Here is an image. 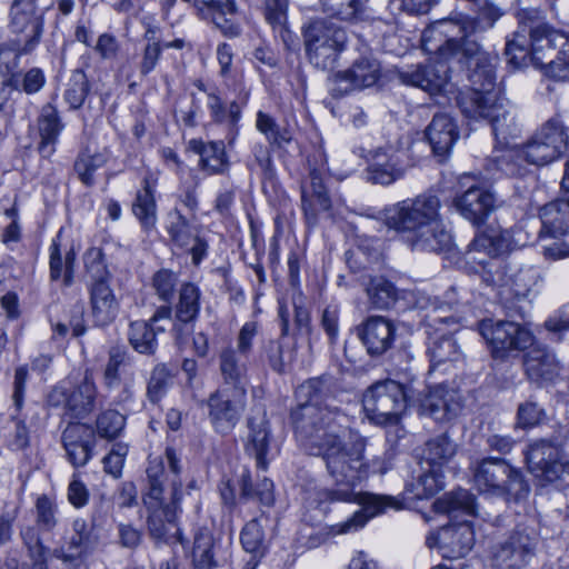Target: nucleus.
<instances>
[{
	"label": "nucleus",
	"instance_id": "obj_10",
	"mask_svg": "<svg viewBox=\"0 0 569 569\" xmlns=\"http://www.w3.org/2000/svg\"><path fill=\"white\" fill-rule=\"evenodd\" d=\"M408 401L402 385L393 380L377 382L371 386L362 398L366 417L373 423L397 425Z\"/></svg>",
	"mask_w": 569,
	"mask_h": 569
},
{
	"label": "nucleus",
	"instance_id": "obj_1",
	"mask_svg": "<svg viewBox=\"0 0 569 569\" xmlns=\"http://www.w3.org/2000/svg\"><path fill=\"white\" fill-rule=\"evenodd\" d=\"M476 29V23L466 18L457 23L450 21L439 23L427 33V49L441 51L446 56L460 52L456 47V40ZM461 52L469 58L477 59L476 68L468 74L470 88L461 91L457 97L461 113L472 120H487L496 141L510 149V139L519 136L520 128L509 101L501 97L496 89L498 57L483 51L477 40L468 39Z\"/></svg>",
	"mask_w": 569,
	"mask_h": 569
},
{
	"label": "nucleus",
	"instance_id": "obj_49",
	"mask_svg": "<svg viewBox=\"0 0 569 569\" xmlns=\"http://www.w3.org/2000/svg\"><path fill=\"white\" fill-rule=\"evenodd\" d=\"M240 541L242 548L250 557L260 561L266 551L264 533L258 519L250 520L241 530Z\"/></svg>",
	"mask_w": 569,
	"mask_h": 569
},
{
	"label": "nucleus",
	"instance_id": "obj_39",
	"mask_svg": "<svg viewBox=\"0 0 569 569\" xmlns=\"http://www.w3.org/2000/svg\"><path fill=\"white\" fill-rule=\"evenodd\" d=\"M164 330L163 327L154 329L148 321L136 320L129 325L128 339L137 352L153 355L158 348L157 333Z\"/></svg>",
	"mask_w": 569,
	"mask_h": 569
},
{
	"label": "nucleus",
	"instance_id": "obj_57",
	"mask_svg": "<svg viewBox=\"0 0 569 569\" xmlns=\"http://www.w3.org/2000/svg\"><path fill=\"white\" fill-rule=\"evenodd\" d=\"M256 497L262 505L271 506L274 501L273 483L270 479L263 478L253 490L247 475L242 476L241 498L250 499Z\"/></svg>",
	"mask_w": 569,
	"mask_h": 569
},
{
	"label": "nucleus",
	"instance_id": "obj_20",
	"mask_svg": "<svg viewBox=\"0 0 569 569\" xmlns=\"http://www.w3.org/2000/svg\"><path fill=\"white\" fill-rule=\"evenodd\" d=\"M192 4L198 17L211 21L227 38H237L242 28L238 20L236 0H182Z\"/></svg>",
	"mask_w": 569,
	"mask_h": 569
},
{
	"label": "nucleus",
	"instance_id": "obj_55",
	"mask_svg": "<svg viewBox=\"0 0 569 569\" xmlns=\"http://www.w3.org/2000/svg\"><path fill=\"white\" fill-rule=\"evenodd\" d=\"M58 507L46 495L38 497L36 502V521L43 531H52L58 525Z\"/></svg>",
	"mask_w": 569,
	"mask_h": 569
},
{
	"label": "nucleus",
	"instance_id": "obj_14",
	"mask_svg": "<svg viewBox=\"0 0 569 569\" xmlns=\"http://www.w3.org/2000/svg\"><path fill=\"white\" fill-rule=\"evenodd\" d=\"M538 532L535 527L518 525L490 551V562L495 569H522L535 557Z\"/></svg>",
	"mask_w": 569,
	"mask_h": 569
},
{
	"label": "nucleus",
	"instance_id": "obj_43",
	"mask_svg": "<svg viewBox=\"0 0 569 569\" xmlns=\"http://www.w3.org/2000/svg\"><path fill=\"white\" fill-rule=\"evenodd\" d=\"M457 445L446 435H439L426 442L423 459L429 467L440 468L456 455Z\"/></svg>",
	"mask_w": 569,
	"mask_h": 569
},
{
	"label": "nucleus",
	"instance_id": "obj_35",
	"mask_svg": "<svg viewBox=\"0 0 569 569\" xmlns=\"http://www.w3.org/2000/svg\"><path fill=\"white\" fill-rule=\"evenodd\" d=\"M512 248V236L508 229H487L477 234L469 243V252H483L489 257H497Z\"/></svg>",
	"mask_w": 569,
	"mask_h": 569
},
{
	"label": "nucleus",
	"instance_id": "obj_7",
	"mask_svg": "<svg viewBox=\"0 0 569 569\" xmlns=\"http://www.w3.org/2000/svg\"><path fill=\"white\" fill-rule=\"evenodd\" d=\"M568 148V134L558 120L543 124L525 146H512L498 158V167L508 176L522 177V162L545 166L558 159Z\"/></svg>",
	"mask_w": 569,
	"mask_h": 569
},
{
	"label": "nucleus",
	"instance_id": "obj_63",
	"mask_svg": "<svg viewBox=\"0 0 569 569\" xmlns=\"http://www.w3.org/2000/svg\"><path fill=\"white\" fill-rule=\"evenodd\" d=\"M543 416V409L537 402L528 400L518 407L517 425L521 428H531L538 425Z\"/></svg>",
	"mask_w": 569,
	"mask_h": 569
},
{
	"label": "nucleus",
	"instance_id": "obj_9",
	"mask_svg": "<svg viewBox=\"0 0 569 569\" xmlns=\"http://www.w3.org/2000/svg\"><path fill=\"white\" fill-rule=\"evenodd\" d=\"M306 56L309 62L321 70L333 66L346 49L347 33L343 29L325 20H313L302 30Z\"/></svg>",
	"mask_w": 569,
	"mask_h": 569
},
{
	"label": "nucleus",
	"instance_id": "obj_52",
	"mask_svg": "<svg viewBox=\"0 0 569 569\" xmlns=\"http://www.w3.org/2000/svg\"><path fill=\"white\" fill-rule=\"evenodd\" d=\"M264 351L270 367L279 373L284 372L293 360V350L281 339L269 340Z\"/></svg>",
	"mask_w": 569,
	"mask_h": 569
},
{
	"label": "nucleus",
	"instance_id": "obj_29",
	"mask_svg": "<svg viewBox=\"0 0 569 569\" xmlns=\"http://www.w3.org/2000/svg\"><path fill=\"white\" fill-rule=\"evenodd\" d=\"M426 137L438 157H447L459 138L458 127L446 113L435 114L426 129Z\"/></svg>",
	"mask_w": 569,
	"mask_h": 569
},
{
	"label": "nucleus",
	"instance_id": "obj_28",
	"mask_svg": "<svg viewBox=\"0 0 569 569\" xmlns=\"http://www.w3.org/2000/svg\"><path fill=\"white\" fill-rule=\"evenodd\" d=\"M89 298L91 316L97 326H107L117 318L119 301L110 282H90Z\"/></svg>",
	"mask_w": 569,
	"mask_h": 569
},
{
	"label": "nucleus",
	"instance_id": "obj_48",
	"mask_svg": "<svg viewBox=\"0 0 569 569\" xmlns=\"http://www.w3.org/2000/svg\"><path fill=\"white\" fill-rule=\"evenodd\" d=\"M443 488V475L440 468L429 467L416 482L410 485V491L416 499H428Z\"/></svg>",
	"mask_w": 569,
	"mask_h": 569
},
{
	"label": "nucleus",
	"instance_id": "obj_6",
	"mask_svg": "<svg viewBox=\"0 0 569 569\" xmlns=\"http://www.w3.org/2000/svg\"><path fill=\"white\" fill-rule=\"evenodd\" d=\"M519 28L507 39L505 54L517 69L529 62L543 66L540 52H551L557 47L565 48L569 39L543 21L537 9H523L518 13Z\"/></svg>",
	"mask_w": 569,
	"mask_h": 569
},
{
	"label": "nucleus",
	"instance_id": "obj_24",
	"mask_svg": "<svg viewBox=\"0 0 569 569\" xmlns=\"http://www.w3.org/2000/svg\"><path fill=\"white\" fill-rule=\"evenodd\" d=\"M200 297L201 292L196 284L187 282L181 286L172 322V332L177 339H181L189 332L197 320L200 312Z\"/></svg>",
	"mask_w": 569,
	"mask_h": 569
},
{
	"label": "nucleus",
	"instance_id": "obj_40",
	"mask_svg": "<svg viewBox=\"0 0 569 569\" xmlns=\"http://www.w3.org/2000/svg\"><path fill=\"white\" fill-rule=\"evenodd\" d=\"M388 508L400 509L401 505L390 496L358 492V528L363 527L371 518L385 512Z\"/></svg>",
	"mask_w": 569,
	"mask_h": 569
},
{
	"label": "nucleus",
	"instance_id": "obj_11",
	"mask_svg": "<svg viewBox=\"0 0 569 569\" xmlns=\"http://www.w3.org/2000/svg\"><path fill=\"white\" fill-rule=\"evenodd\" d=\"M50 0H13L9 11L8 28L20 43V52L31 53L43 33V14Z\"/></svg>",
	"mask_w": 569,
	"mask_h": 569
},
{
	"label": "nucleus",
	"instance_id": "obj_2",
	"mask_svg": "<svg viewBox=\"0 0 569 569\" xmlns=\"http://www.w3.org/2000/svg\"><path fill=\"white\" fill-rule=\"evenodd\" d=\"M326 392L322 378L309 379L297 388L299 406L291 413L296 437L309 455L320 456L326 460L337 485L346 486L335 491L336 498L353 502L356 471L351 465L352 453L342 448L332 430V411L327 406L322 407Z\"/></svg>",
	"mask_w": 569,
	"mask_h": 569
},
{
	"label": "nucleus",
	"instance_id": "obj_37",
	"mask_svg": "<svg viewBox=\"0 0 569 569\" xmlns=\"http://www.w3.org/2000/svg\"><path fill=\"white\" fill-rule=\"evenodd\" d=\"M207 107L213 122L228 123V143L232 144L238 134V122L241 117V109L236 101L228 107L222 102L221 98L214 92L208 93Z\"/></svg>",
	"mask_w": 569,
	"mask_h": 569
},
{
	"label": "nucleus",
	"instance_id": "obj_31",
	"mask_svg": "<svg viewBox=\"0 0 569 569\" xmlns=\"http://www.w3.org/2000/svg\"><path fill=\"white\" fill-rule=\"evenodd\" d=\"M189 148L199 154V166L209 174H222L229 169V160L226 154L223 141L204 142L192 139L189 141Z\"/></svg>",
	"mask_w": 569,
	"mask_h": 569
},
{
	"label": "nucleus",
	"instance_id": "obj_34",
	"mask_svg": "<svg viewBox=\"0 0 569 569\" xmlns=\"http://www.w3.org/2000/svg\"><path fill=\"white\" fill-rule=\"evenodd\" d=\"M541 219L540 236H569V200L557 199L545 204L539 212Z\"/></svg>",
	"mask_w": 569,
	"mask_h": 569
},
{
	"label": "nucleus",
	"instance_id": "obj_38",
	"mask_svg": "<svg viewBox=\"0 0 569 569\" xmlns=\"http://www.w3.org/2000/svg\"><path fill=\"white\" fill-rule=\"evenodd\" d=\"M302 209L308 223L315 224L319 212L331 208V200L321 179L311 173V189L303 190L301 194Z\"/></svg>",
	"mask_w": 569,
	"mask_h": 569
},
{
	"label": "nucleus",
	"instance_id": "obj_62",
	"mask_svg": "<svg viewBox=\"0 0 569 569\" xmlns=\"http://www.w3.org/2000/svg\"><path fill=\"white\" fill-rule=\"evenodd\" d=\"M379 78L380 64L376 59L363 57L358 61V89L375 86Z\"/></svg>",
	"mask_w": 569,
	"mask_h": 569
},
{
	"label": "nucleus",
	"instance_id": "obj_26",
	"mask_svg": "<svg viewBox=\"0 0 569 569\" xmlns=\"http://www.w3.org/2000/svg\"><path fill=\"white\" fill-rule=\"evenodd\" d=\"M528 379L537 385L552 382L560 373V363L555 353L543 347H535L525 356Z\"/></svg>",
	"mask_w": 569,
	"mask_h": 569
},
{
	"label": "nucleus",
	"instance_id": "obj_33",
	"mask_svg": "<svg viewBox=\"0 0 569 569\" xmlns=\"http://www.w3.org/2000/svg\"><path fill=\"white\" fill-rule=\"evenodd\" d=\"M360 337L368 353L381 355L391 346L393 328L386 318L371 317L366 321Z\"/></svg>",
	"mask_w": 569,
	"mask_h": 569
},
{
	"label": "nucleus",
	"instance_id": "obj_59",
	"mask_svg": "<svg viewBox=\"0 0 569 569\" xmlns=\"http://www.w3.org/2000/svg\"><path fill=\"white\" fill-rule=\"evenodd\" d=\"M171 216L174 218L168 228L171 240L181 249L189 248L196 234L191 232L188 220L178 210H174Z\"/></svg>",
	"mask_w": 569,
	"mask_h": 569
},
{
	"label": "nucleus",
	"instance_id": "obj_18",
	"mask_svg": "<svg viewBox=\"0 0 569 569\" xmlns=\"http://www.w3.org/2000/svg\"><path fill=\"white\" fill-rule=\"evenodd\" d=\"M469 179L473 178L469 174L460 178V186L467 189L455 196L452 204L465 219L479 226L496 209V197L490 190L476 182L468 184Z\"/></svg>",
	"mask_w": 569,
	"mask_h": 569
},
{
	"label": "nucleus",
	"instance_id": "obj_54",
	"mask_svg": "<svg viewBox=\"0 0 569 569\" xmlns=\"http://www.w3.org/2000/svg\"><path fill=\"white\" fill-rule=\"evenodd\" d=\"M126 418L116 410H106L97 418V432L107 439L117 438L123 430Z\"/></svg>",
	"mask_w": 569,
	"mask_h": 569
},
{
	"label": "nucleus",
	"instance_id": "obj_53",
	"mask_svg": "<svg viewBox=\"0 0 569 569\" xmlns=\"http://www.w3.org/2000/svg\"><path fill=\"white\" fill-rule=\"evenodd\" d=\"M171 385V375L166 365H157L151 371L147 386V397L152 403L159 402Z\"/></svg>",
	"mask_w": 569,
	"mask_h": 569
},
{
	"label": "nucleus",
	"instance_id": "obj_47",
	"mask_svg": "<svg viewBox=\"0 0 569 569\" xmlns=\"http://www.w3.org/2000/svg\"><path fill=\"white\" fill-rule=\"evenodd\" d=\"M213 537L207 530H200L194 536L192 562L194 569H213L217 561L213 556Z\"/></svg>",
	"mask_w": 569,
	"mask_h": 569
},
{
	"label": "nucleus",
	"instance_id": "obj_8",
	"mask_svg": "<svg viewBox=\"0 0 569 569\" xmlns=\"http://www.w3.org/2000/svg\"><path fill=\"white\" fill-rule=\"evenodd\" d=\"M416 308L423 311L422 322L429 335L428 352L430 356L431 369L447 362H457L462 359V351L452 336L441 335L432 337L431 330H440L439 326L458 325L462 320L461 306L450 301H441L437 297L419 293L416 300Z\"/></svg>",
	"mask_w": 569,
	"mask_h": 569
},
{
	"label": "nucleus",
	"instance_id": "obj_50",
	"mask_svg": "<svg viewBox=\"0 0 569 569\" xmlns=\"http://www.w3.org/2000/svg\"><path fill=\"white\" fill-rule=\"evenodd\" d=\"M90 92V84L86 73L77 69L72 72L67 89L64 91V101L70 109H79Z\"/></svg>",
	"mask_w": 569,
	"mask_h": 569
},
{
	"label": "nucleus",
	"instance_id": "obj_36",
	"mask_svg": "<svg viewBox=\"0 0 569 569\" xmlns=\"http://www.w3.org/2000/svg\"><path fill=\"white\" fill-rule=\"evenodd\" d=\"M97 388L89 375H86L82 382L69 389L68 416L80 419L87 417L94 408Z\"/></svg>",
	"mask_w": 569,
	"mask_h": 569
},
{
	"label": "nucleus",
	"instance_id": "obj_4",
	"mask_svg": "<svg viewBox=\"0 0 569 569\" xmlns=\"http://www.w3.org/2000/svg\"><path fill=\"white\" fill-rule=\"evenodd\" d=\"M463 18L472 20L476 23L477 29L473 32L466 34V37L456 40V47L459 48V51H462V47L467 42V39L475 40L472 37L478 32L482 31L479 20L475 17L458 13L445 19L433 21L423 30L421 36V47L423 51L433 57L430 58V60L427 63L412 64L408 66L405 69L398 70V78L403 84L420 88L423 91L428 92L429 94L433 96L441 93L446 90V87L448 86L450 79L451 67L449 63L451 61H456L460 64H466L468 68L467 76L471 73V70L476 68L477 59L469 58L462 54V52L446 56L441 51H430L427 49L426 46L427 33L431 28L439 23L448 21L457 23Z\"/></svg>",
	"mask_w": 569,
	"mask_h": 569
},
{
	"label": "nucleus",
	"instance_id": "obj_46",
	"mask_svg": "<svg viewBox=\"0 0 569 569\" xmlns=\"http://www.w3.org/2000/svg\"><path fill=\"white\" fill-rule=\"evenodd\" d=\"M122 360V356L119 352L110 353L103 373V381L107 389L116 390L122 388L121 393L117 397L119 402L127 401L132 397V385L128 381H121L119 369Z\"/></svg>",
	"mask_w": 569,
	"mask_h": 569
},
{
	"label": "nucleus",
	"instance_id": "obj_30",
	"mask_svg": "<svg viewBox=\"0 0 569 569\" xmlns=\"http://www.w3.org/2000/svg\"><path fill=\"white\" fill-rule=\"evenodd\" d=\"M158 177L149 172L141 182L132 202V212L144 229H151L157 223V202L154 198Z\"/></svg>",
	"mask_w": 569,
	"mask_h": 569
},
{
	"label": "nucleus",
	"instance_id": "obj_51",
	"mask_svg": "<svg viewBox=\"0 0 569 569\" xmlns=\"http://www.w3.org/2000/svg\"><path fill=\"white\" fill-rule=\"evenodd\" d=\"M439 509L452 515L456 511H461L468 516H476V500L472 493L468 490L459 489L446 496L442 500L437 502Z\"/></svg>",
	"mask_w": 569,
	"mask_h": 569
},
{
	"label": "nucleus",
	"instance_id": "obj_15",
	"mask_svg": "<svg viewBox=\"0 0 569 569\" xmlns=\"http://www.w3.org/2000/svg\"><path fill=\"white\" fill-rule=\"evenodd\" d=\"M478 329L496 360H505L532 343L531 332L516 321L485 319Z\"/></svg>",
	"mask_w": 569,
	"mask_h": 569
},
{
	"label": "nucleus",
	"instance_id": "obj_12",
	"mask_svg": "<svg viewBox=\"0 0 569 569\" xmlns=\"http://www.w3.org/2000/svg\"><path fill=\"white\" fill-rule=\"evenodd\" d=\"M473 481L481 492L519 498L528 492L519 470L501 458H485L475 468Z\"/></svg>",
	"mask_w": 569,
	"mask_h": 569
},
{
	"label": "nucleus",
	"instance_id": "obj_41",
	"mask_svg": "<svg viewBox=\"0 0 569 569\" xmlns=\"http://www.w3.org/2000/svg\"><path fill=\"white\" fill-rule=\"evenodd\" d=\"M232 348H226L219 356V367L226 383L232 387L244 386L247 376L246 359Z\"/></svg>",
	"mask_w": 569,
	"mask_h": 569
},
{
	"label": "nucleus",
	"instance_id": "obj_27",
	"mask_svg": "<svg viewBox=\"0 0 569 569\" xmlns=\"http://www.w3.org/2000/svg\"><path fill=\"white\" fill-rule=\"evenodd\" d=\"M37 129L40 136L38 151L43 158H49L56 152L59 136L64 129L60 113L52 103H46L40 109Z\"/></svg>",
	"mask_w": 569,
	"mask_h": 569
},
{
	"label": "nucleus",
	"instance_id": "obj_58",
	"mask_svg": "<svg viewBox=\"0 0 569 569\" xmlns=\"http://www.w3.org/2000/svg\"><path fill=\"white\" fill-rule=\"evenodd\" d=\"M256 128L266 136L270 143L281 146L289 142L290 138L286 131H281L276 120L263 111H258L256 119Z\"/></svg>",
	"mask_w": 569,
	"mask_h": 569
},
{
	"label": "nucleus",
	"instance_id": "obj_25",
	"mask_svg": "<svg viewBox=\"0 0 569 569\" xmlns=\"http://www.w3.org/2000/svg\"><path fill=\"white\" fill-rule=\"evenodd\" d=\"M60 230L49 246L50 280H62L66 287L73 282L76 252L70 243H62Z\"/></svg>",
	"mask_w": 569,
	"mask_h": 569
},
{
	"label": "nucleus",
	"instance_id": "obj_16",
	"mask_svg": "<svg viewBox=\"0 0 569 569\" xmlns=\"http://www.w3.org/2000/svg\"><path fill=\"white\" fill-rule=\"evenodd\" d=\"M526 461L529 471L546 482H553L563 473L569 475V457L558 439H539L529 445Z\"/></svg>",
	"mask_w": 569,
	"mask_h": 569
},
{
	"label": "nucleus",
	"instance_id": "obj_13",
	"mask_svg": "<svg viewBox=\"0 0 569 569\" xmlns=\"http://www.w3.org/2000/svg\"><path fill=\"white\" fill-rule=\"evenodd\" d=\"M500 280H493L500 287L499 303L508 316L523 319L538 293L540 271L533 266H525L515 271L506 283H499Z\"/></svg>",
	"mask_w": 569,
	"mask_h": 569
},
{
	"label": "nucleus",
	"instance_id": "obj_45",
	"mask_svg": "<svg viewBox=\"0 0 569 569\" xmlns=\"http://www.w3.org/2000/svg\"><path fill=\"white\" fill-rule=\"evenodd\" d=\"M363 284L368 299L375 308L388 309L397 299L395 286L382 277H370Z\"/></svg>",
	"mask_w": 569,
	"mask_h": 569
},
{
	"label": "nucleus",
	"instance_id": "obj_21",
	"mask_svg": "<svg viewBox=\"0 0 569 569\" xmlns=\"http://www.w3.org/2000/svg\"><path fill=\"white\" fill-rule=\"evenodd\" d=\"M420 409L437 421H448L460 413L462 401L458 391L438 385L430 388L420 400Z\"/></svg>",
	"mask_w": 569,
	"mask_h": 569
},
{
	"label": "nucleus",
	"instance_id": "obj_44",
	"mask_svg": "<svg viewBox=\"0 0 569 569\" xmlns=\"http://www.w3.org/2000/svg\"><path fill=\"white\" fill-rule=\"evenodd\" d=\"M249 436L246 450L256 457L257 465L261 469L267 468L266 455L269 446L268 422L261 419L259 423L249 420Z\"/></svg>",
	"mask_w": 569,
	"mask_h": 569
},
{
	"label": "nucleus",
	"instance_id": "obj_32",
	"mask_svg": "<svg viewBox=\"0 0 569 569\" xmlns=\"http://www.w3.org/2000/svg\"><path fill=\"white\" fill-rule=\"evenodd\" d=\"M73 535L68 541V550L64 548H57L53 550V556L63 561H72L83 553H87L94 549L97 546V537L89 528L87 521L83 518H77L72 522Z\"/></svg>",
	"mask_w": 569,
	"mask_h": 569
},
{
	"label": "nucleus",
	"instance_id": "obj_19",
	"mask_svg": "<svg viewBox=\"0 0 569 569\" xmlns=\"http://www.w3.org/2000/svg\"><path fill=\"white\" fill-rule=\"evenodd\" d=\"M473 542V530L468 521L443 526L426 539L427 546L430 549L437 548L446 559L465 557L471 550Z\"/></svg>",
	"mask_w": 569,
	"mask_h": 569
},
{
	"label": "nucleus",
	"instance_id": "obj_42",
	"mask_svg": "<svg viewBox=\"0 0 569 569\" xmlns=\"http://www.w3.org/2000/svg\"><path fill=\"white\" fill-rule=\"evenodd\" d=\"M110 152L107 149L91 153L88 149L80 152L74 160L73 170L78 179L86 186L94 184V172L102 168L109 160Z\"/></svg>",
	"mask_w": 569,
	"mask_h": 569
},
{
	"label": "nucleus",
	"instance_id": "obj_64",
	"mask_svg": "<svg viewBox=\"0 0 569 569\" xmlns=\"http://www.w3.org/2000/svg\"><path fill=\"white\" fill-rule=\"evenodd\" d=\"M325 12L340 20L349 21L356 16V0H320Z\"/></svg>",
	"mask_w": 569,
	"mask_h": 569
},
{
	"label": "nucleus",
	"instance_id": "obj_56",
	"mask_svg": "<svg viewBox=\"0 0 569 569\" xmlns=\"http://www.w3.org/2000/svg\"><path fill=\"white\" fill-rule=\"evenodd\" d=\"M84 266L91 282H110V273L100 249L91 248L84 254Z\"/></svg>",
	"mask_w": 569,
	"mask_h": 569
},
{
	"label": "nucleus",
	"instance_id": "obj_60",
	"mask_svg": "<svg viewBox=\"0 0 569 569\" xmlns=\"http://www.w3.org/2000/svg\"><path fill=\"white\" fill-rule=\"evenodd\" d=\"M177 284V273L168 269L159 270L152 278V287L156 291V295L160 300L166 302L170 301L173 297Z\"/></svg>",
	"mask_w": 569,
	"mask_h": 569
},
{
	"label": "nucleus",
	"instance_id": "obj_61",
	"mask_svg": "<svg viewBox=\"0 0 569 569\" xmlns=\"http://www.w3.org/2000/svg\"><path fill=\"white\" fill-rule=\"evenodd\" d=\"M545 73L556 80L569 81V41L561 48L556 59L545 62Z\"/></svg>",
	"mask_w": 569,
	"mask_h": 569
},
{
	"label": "nucleus",
	"instance_id": "obj_5",
	"mask_svg": "<svg viewBox=\"0 0 569 569\" xmlns=\"http://www.w3.org/2000/svg\"><path fill=\"white\" fill-rule=\"evenodd\" d=\"M146 472L147 489L142 495V502L147 510V527L150 537L163 542L177 538L180 543H183L176 522L180 510L182 483L174 481L172 490L166 492L164 485L168 481V476L161 459L150 460Z\"/></svg>",
	"mask_w": 569,
	"mask_h": 569
},
{
	"label": "nucleus",
	"instance_id": "obj_22",
	"mask_svg": "<svg viewBox=\"0 0 569 569\" xmlns=\"http://www.w3.org/2000/svg\"><path fill=\"white\" fill-rule=\"evenodd\" d=\"M62 445L68 461L74 468H80L92 458L96 438L90 427L82 423H69L62 433Z\"/></svg>",
	"mask_w": 569,
	"mask_h": 569
},
{
	"label": "nucleus",
	"instance_id": "obj_17",
	"mask_svg": "<svg viewBox=\"0 0 569 569\" xmlns=\"http://www.w3.org/2000/svg\"><path fill=\"white\" fill-rule=\"evenodd\" d=\"M207 406L213 429L218 433L228 435L236 428L246 410V387H227L217 390L208 398Z\"/></svg>",
	"mask_w": 569,
	"mask_h": 569
},
{
	"label": "nucleus",
	"instance_id": "obj_23",
	"mask_svg": "<svg viewBox=\"0 0 569 569\" xmlns=\"http://www.w3.org/2000/svg\"><path fill=\"white\" fill-rule=\"evenodd\" d=\"M361 157L367 163L365 178L369 182L388 186L400 179L405 173V169L396 152L388 153L377 149L370 150L361 154Z\"/></svg>",
	"mask_w": 569,
	"mask_h": 569
},
{
	"label": "nucleus",
	"instance_id": "obj_3",
	"mask_svg": "<svg viewBox=\"0 0 569 569\" xmlns=\"http://www.w3.org/2000/svg\"><path fill=\"white\" fill-rule=\"evenodd\" d=\"M441 201L432 193H421L375 212L370 209L358 212L366 220L372 219L381 228L383 224L398 232L412 250L441 252L452 243L450 231L440 213Z\"/></svg>",
	"mask_w": 569,
	"mask_h": 569
}]
</instances>
